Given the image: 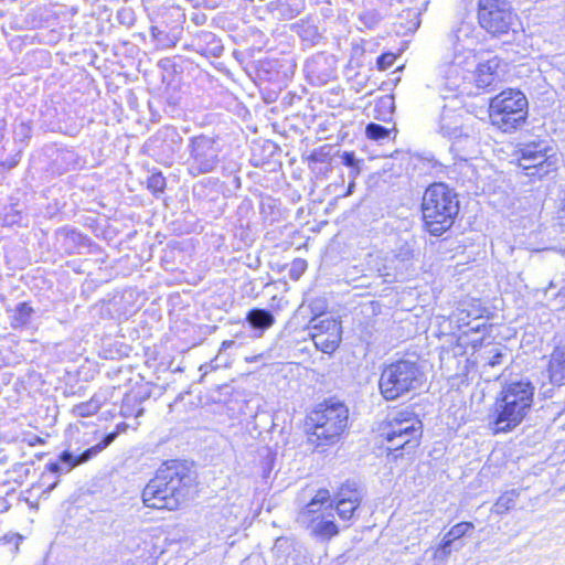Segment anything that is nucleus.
<instances>
[{
  "instance_id": "f257e3e1",
  "label": "nucleus",
  "mask_w": 565,
  "mask_h": 565,
  "mask_svg": "<svg viewBox=\"0 0 565 565\" xmlns=\"http://www.w3.org/2000/svg\"><path fill=\"white\" fill-rule=\"evenodd\" d=\"M196 471L186 461L168 460L156 471L142 490L143 504L150 509L175 511L194 492Z\"/></svg>"
},
{
  "instance_id": "f03ea898",
  "label": "nucleus",
  "mask_w": 565,
  "mask_h": 565,
  "mask_svg": "<svg viewBox=\"0 0 565 565\" xmlns=\"http://www.w3.org/2000/svg\"><path fill=\"white\" fill-rule=\"evenodd\" d=\"M349 408L334 398L320 403L307 419V443L319 451L335 445L348 428Z\"/></svg>"
},
{
  "instance_id": "7ed1b4c3",
  "label": "nucleus",
  "mask_w": 565,
  "mask_h": 565,
  "mask_svg": "<svg viewBox=\"0 0 565 565\" xmlns=\"http://www.w3.org/2000/svg\"><path fill=\"white\" fill-rule=\"evenodd\" d=\"M420 210L425 230L438 237L455 224L460 211V201L449 185L435 182L425 190Z\"/></svg>"
},
{
  "instance_id": "20e7f679",
  "label": "nucleus",
  "mask_w": 565,
  "mask_h": 565,
  "mask_svg": "<svg viewBox=\"0 0 565 565\" xmlns=\"http://www.w3.org/2000/svg\"><path fill=\"white\" fill-rule=\"evenodd\" d=\"M534 392L535 387L529 380L507 383L494 404L493 430L508 433L518 427L532 407Z\"/></svg>"
},
{
  "instance_id": "39448f33",
  "label": "nucleus",
  "mask_w": 565,
  "mask_h": 565,
  "mask_svg": "<svg viewBox=\"0 0 565 565\" xmlns=\"http://www.w3.org/2000/svg\"><path fill=\"white\" fill-rule=\"evenodd\" d=\"M426 382V374L418 359L401 358L382 367L379 390L387 401H397L420 390Z\"/></svg>"
},
{
  "instance_id": "423d86ee",
  "label": "nucleus",
  "mask_w": 565,
  "mask_h": 565,
  "mask_svg": "<svg viewBox=\"0 0 565 565\" xmlns=\"http://www.w3.org/2000/svg\"><path fill=\"white\" fill-rule=\"evenodd\" d=\"M480 28L491 38L512 43L522 35V24L510 0H477Z\"/></svg>"
},
{
  "instance_id": "0eeeda50",
  "label": "nucleus",
  "mask_w": 565,
  "mask_h": 565,
  "mask_svg": "<svg viewBox=\"0 0 565 565\" xmlns=\"http://www.w3.org/2000/svg\"><path fill=\"white\" fill-rule=\"evenodd\" d=\"M422 435L423 423L414 413L399 411L392 414L381 428L388 460L396 461L404 454L413 452L419 446Z\"/></svg>"
},
{
  "instance_id": "6e6552de",
  "label": "nucleus",
  "mask_w": 565,
  "mask_h": 565,
  "mask_svg": "<svg viewBox=\"0 0 565 565\" xmlns=\"http://www.w3.org/2000/svg\"><path fill=\"white\" fill-rule=\"evenodd\" d=\"M527 99L519 89H507L490 102L491 122L504 132L519 128L527 117Z\"/></svg>"
},
{
  "instance_id": "1a4fd4ad",
  "label": "nucleus",
  "mask_w": 565,
  "mask_h": 565,
  "mask_svg": "<svg viewBox=\"0 0 565 565\" xmlns=\"http://www.w3.org/2000/svg\"><path fill=\"white\" fill-rule=\"evenodd\" d=\"M128 428L126 423H119L116 425V428L113 431H109L104 435L103 439L94 445L93 447L87 448L79 455H74L68 450H64L60 454L58 459L55 461H50L46 465V468L50 472L55 475H62L70 472L73 468L84 462L89 461L94 457H96L99 452L106 449L110 444L115 441V439L121 434L125 433Z\"/></svg>"
},
{
  "instance_id": "9d476101",
  "label": "nucleus",
  "mask_w": 565,
  "mask_h": 565,
  "mask_svg": "<svg viewBox=\"0 0 565 565\" xmlns=\"http://www.w3.org/2000/svg\"><path fill=\"white\" fill-rule=\"evenodd\" d=\"M190 152L189 172L193 177L210 173L220 163L218 142L209 136L200 135L192 137L188 146Z\"/></svg>"
},
{
  "instance_id": "9b49d317",
  "label": "nucleus",
  "mask_w": 565,
  "mask_h": 565,
  "mask_svg": "<svg viewBox=\"0 0 565 565\" xmlns=\"http://www.w3.org/2000/svg\"><path fill=\"white\" fill-rule=\"evenodd\" d=\"M418 255V244L414 235L399 237L392 256L386 259L382 276L393 280H403L413 270L414 259Z\"/></svg>"
},
{
  "instance_id": "f8f14e48",
  "label": "nucleus",
  "mask_w": 565,
  "mask_h": 565,
  "mask_svg": "<svg viewBox=\"0 0 565 565\" xmlns=\"http://www.w3.org/2000/svg\"><path fill=\"white\" fill-rule=\"evenodd\" d=\"M297 521L309 531L312 537L321 542H329L339 534L332 508L328 511L302 509L298 513Z\"/></svg>"
},
{
  "instance_id": "ddd939ff",
  "label": "nucleus",
  "mask_w": 565,
  "mask_h": 565,
  "mask_svg": "<svg viewBox=\"0 0 565 565\" xmlns=\"http://www.w3.org/2000/svg\"><path fill=\"white\" fill-rule=\"evenodd\" d=\"M519 167L529 177L539 179L548 174L553 170L554 162L546 153V147L542 143H529L520 150Z\"/></svg>"
},
{
  "instance_id": "4468645a",
  "label": "nucleus",
  "mask_w": 565,
  "mask_h": 565,
  "mask_svg": "<svg viewBox=\"0 0 565 565\" xmlns=\"http://www.w3.org/2000/svg\"><path fill=\"white\" fill-rule=\"evenodd\" d=\"M451 140V150L462 160H468L479 152L480 138L470 127L463 126Z\"/></svg>"
},
{
  "instance_id": "2eb2a0df",
  "label": "nucleus",
  "mask_w": 565,
  "mask_h": 565,
  "mask_svg": "<svg viewBox=\"0 0 565 565\" xmlns=\"http://www.w3.org/2000/svg\"><path fill=\"white\" fill-rule=\"evenodd\" d=\"M500 58L494 56L479 63L475 74L476 86L481 89L492 90L501 82L499 74Z\"/></svg>"
},
{
  "instance_id": "dca6fc26",
  "label": "nucleus",
  "mask_w": 565,
  "mask_h": 565,
  "mask_svg": "<svg viewBox=\"0 0 565 565\" xmlns=\"http://www.w3.org/2000/svg\"><path fill=\"white\" fill-rule=\"evenodd\" d=\"M305 0H274L267 6L273 17L279 20H291L305 10Z\"/></svg>"
},
{
  "instance_id": "f3484780",
  "label": "nucleus",
  "mask_w": 565,
  "mask_h": 565,
  "mask_svg": "<svg viewBox=\"0 0 565 565\" xmlns=\"http://www.w3.org/2000/svg\"><path fill=\"white\" fill-rule=\"evenodd\" d=\"M547 372L552 384L557 386L565 385V343L554 348L551 353Z\"/></svg>"
},
{
  "instance_id": "a211bd4d",
  "label": "nucleus",
  "mask_w": 565,
  "mask_h": 565,
  "mask_svg": "<svg viewBox=\"0 0 565 565\" xmlns=\"http://www.w3.org/2000/svg\"><path fill=\"white\" fill-rule=\"evenodd\" d=\"M248 326L262 337L266 330L271 328L276 321L273 312L265 308H252L245 317Z\"/></svg>"
},
{
  "instance_id": "6ab92c4d",
  "label": "nucleus",
  "mask_w": 565,
  "mask_h": 565,
  "mask_svg": "<svg viewBox=\"0 0 565 565\" xmlns=\"http://www.w3.org/2000/svg\"><path fill=\"white\" fill-rule=\"evenodd\" d=\"M196 51L205 56L220 57L224 46L221 40L210 31H202L195 39Z\"/></svg>"
},
{
  "instance_id": "aec40b11",
  "label": "nucleus",
  "mask_w": 565,
  "mask_h": 565,
  "mask_svg": "<svg viewBox=\"0 0 565 565\" xmlns=\"http://www.w3.org/2000/svg\"><path fill=\"white\" fill-rule=\"evenodd\" d=\"M462 127L460 115L456 114L452 109L444 107L438 121V132L444 137L452 139Z\"/></svg>"
},
{
  "instance_id": "412c9836",
  "label": "nucleus",
  "mask_w": 565,
  "mask_h": 565,
  "mask_svg": "<svg viewBox=\"0 0 565 565\" xmlns=\"http://www.w3.org/2000/svg\"><path fill=\"white\" fill-rule=\"evenodd\" d=\"M473 32V26L471 23L461 22L456 30H454L449 34V41L451 42L455 51H460L461 49H467L468 42H473L471 40V34Z\"/></svg>"
},
{
  "instance_id": "4be33fe9",
  "label": "nucleus",
  "mask_w": 565,
  "mask_h": 565,
  "mask_svg": "<svg viewBox=\"0 0 565 565\" xmlns=\"http://www.w3.org/2000/svg\"><path fill=\"white\" fill-rule=\"evenodd\" d=\"M105 401L106 397L103 394H94L89 401L75 405L73 407V414L78 417L92 416L100 409Z\"/></svg>"
},
{
  "instance_id": "5701e85b",
  "label": "nucleus",
  "mask_w": 565,
  "mask_h": 565,
  "mask_svg": "<svg viewBox=\"0 0 565 565\" xmlns=\"http://www.w3.org/2000/svg\"><path fill=\"white\" fill-rule=\"evenodd\" d=\"M309 329L313 331L311 334H328L341 332V324L332 318L315 317L309 322Z\"/></svg>"
},
{
  "instance_id": "b1692460",
  "label": "nucleus",
  "mask_w": 565,
  "mask_h": 565,
  "mask_svg": "<svg viewBox=\"0 0 565 565\" xmlns=\"http://www.w3.org/2000/svg\"><path fill=\"white\" fill-rule=\"evenodd\" d=\"M317 349L323 353L334 352L341 342V332H333L328 334H311Z\"/></svg>"
},
{
  "instance_id": "393cba45",
  "label": "nucleus",
  "mask_w": 565,
  "mask_h": 565,
  "mask_svg": "<svg viewBox=\"0 0 565 565\" xmlns=\"http://www.w3.org/2000/svg\"><path fill=\"white\" fill-rule=\"evenodd\" d=\"M471 312L461 311L458 321L461 326L467 327L468 329L463 331V335H469L470 333H484L490 324H487L486 321H480L482 317H476L473 320H470Z\"/></svg>"
},
{
  "instance_id": "a878e982",
  "label": "nucleus",
  "mask_w": 565,
  "mask_h": 565,
  "mask_svg": "<svg viewBox=\"0 0 565 565\" xmlns=\"http://www.w3.org/2000/svg\"><path fill=\"white\" fill-rule=\"evenodd\" d=\"M520 492L516 489H512L502 493L492 507V512L497 514H503L515 505L516 499Z\"/></svg>"
},
{
  "instance_id": "bb28decb",
  "label": "nucleus",
  "mask_w": 565,
  "mask_h": 565,
  "mask_svg": "<svg viewBox=\"0 0 565 565\" xmlns=\"http://www.w3.org/2000/svg\"><path fill=\"white\" fill-rule=\"evenodd\" d=\"M337 495L340 501L350 502L355 499L356 502H361L363 492L356 481L348 480L340 487Z\"/></svg>"
},
{
  "instance_id": "cd10ccee",
  "label": "nucleus",
  "mask_w": 565,
  "mask_h": 565,
  "mask_svg": "<svg viewBox=\"0 0 565 565\" xmlns=\"http://www.w3.org/2000/svg\"><path fill=\"white\" fill-rule=\"evenodd\" d=\"M33 308L28 302H19L15 306L11 320V327L17 329L26 326L33 315Z\"/></svg>"
},
{
  "instance_id": "c85d7f7f",
  "label": "nucleus",
  "mask_w": 565,
  "mask_h": 565,
  "mask_svg": "<svg viewBox=\"0 0 565 565\" xmlns=\"http://www.w3.org/2000/svg\"><path fill=\"white\" fill-rule=\"evenodd\" d=\"M150 33L158 49H170L177 44V38L164 30H161L159 26H151Z\"/></svg>"
},
{
  "instance_id": "c756f323",
  "label": "nucleus",
  "mask_w": 565,
  "mask_h": 565,
  "mask_svg": "<svg viewBox=\"0 0 565 565\" xmlns=\"http://www.w3.org/2000/svg\"><path fill=\"white\" fill-rule=\"evenodd\" d=\"M330 500V493L327 489H320L316 493V495L310 500V502L303 509L318 510V511H328L329 508L322 509L323 504Z\"/></svg>"
},
{
  "instance_id": "7c9ffc66",
  "label": "nucleus",
  "mask_w": 565,
  "mask_h": 565,
  "mask_svg": "<svg viewBox=\"0 0 565 565\" xmlns=\"http://www.w3.org/2000/svg\"><path fill=\"white\" fill-rule=\"evenodd\" d=\"M365 135L371 140L380 141L388 137L390 129L380 124L370 122L365 127Z\"/></svg>"
},
{
  "instance_id": "2f4dec72",
  "label": "nucleus",
  "mask_w": 565,
  "mask_h": 565,
  "mask_svg": "<svg viewBox=\"0 0 565 565\" xmlns=\"http://www.w3.org/2000/svg\"><path fill=\"white\" fill-rule=\"evenodd\" d=\"M361 502L353 501H337V512L342 520H350L353 516L354 511L360 507Z\"/></svg>"
},
{
  "instance_id": "473e14b6",
  "label": "nucleus",
  "mask_w": 565,
  "mask_h": 565,
  "mask_svg": "<svg viewBox=\"0 0 565 565\" xmlns=\"http://www.w3.org/2000/svg\"><path fill=\"white\" fill-rule=\"evenodd\" d=\"M166 178L161 172L152 173L147 180V188L154 194L158 195L163 193L166 189Z\"/></svg>"
},
{
  "instance_id": "72a5a7b5",
  "label": "nucleus",
  "mask_w": 565,
  "mask_h": 565,
  "mask_svg": "<svg viewBox=\"0 0 565 565\" xmlns=\"http://www.w3.org/2000/svg\"><path fill=\"white\" fill-rule=\"evenodd\" d=\"M452 550L440 544L433 550V565H445Z\"/></svg>"
},
{
  "instance_id": "f704fd0d",
  "label": "nucleus",
  "mask_w": 565,
  "mask_h": 565,
  "mask_svg": "<svg viewBox=\"0 0 565 565\" xmlns=\"http://www.w3.org/2000/svg\"><path fill=\"white\" fill-rule=\"evenodd\" d=\"M475 529L472 522H459L450 527L452 535L456 536L458 541H460L463 536L468 535L470 531Z\"/></svg>"
},
{
  "instance_id": "c9c22d12",
  "label": "nucleus",
  "mask_w": 565,
  "mask_h": 565,
  "mask_svg": "<svg viewBox=\"0 0 565 565\" xmlns=\"http://www.w3.org/2000/svg\"><path fill=\"white\" fill-rule=\"evenodd\" d=\"M307 269V262L301 258H297L291 263L289 269V277L292 280H298Z\"/></svg>"
},
{
  "instance_id": "e433bc0d",
  "label": "nucleus",
  "mask_w": 565,
  "mask_h": 565,
  "mask_svg": "<svg viewBox=\"0 0 565 565\" xmlns=\"http://www.w3.org/2000/svg\"><path fill=\"white\" fill-rule=\"evenodd\" d=\"M381 20V15L379 12L372 10V11H365L360 14V21L369 29H372Z\"/></svg>"
},
{
  "instance_id": "4c0bfd02",
  "label": "nucleus",
  "mask_w": 565,
  "mask_h": 565,
  "mask_svg": "<svg viewBox=\"0 0 565 565\" xmlns=\"http://www.w3.org/2000/svg\"><path fill=\"white\" fill-rule=\"evenodd\" d=\"M299 34L302 38V40L309 41L312 44L317 43L321 38L318 32V29L313 25L302 26Z\"/></svg>"
},
{
  "instance_id": "58836bf2",
  "label": "nucleus",
  "mask_w": 565,
  "mask_h": 565,
  "mask_svg": "<svg viewBox=\"0 0 565 565\" xmlns=\"http://www.w3.org/2000/svg\"><path fill=\"white\" fill-rule=\"evenodd\" d=\"M440 544L451 548L452 551H459L463 544L461 541H458L456 536L452 535L451 530H449L443 537Z\"/></svg>"
},
{
  "instance_id": "ea45409f",
  "label": "nucleus",
  "mask_w": 565,
  "mask_h": 565,
  "mask_svg": "<svg viewBox=\"0 0 565 565\" xmlns=\"http://www.w3.org/2000/svg\"><path fill=\"white\" fill-rule=\"evenodd\" d=\"M341 163L348 167L349 169L355 166L361 164L362 160H359L353 151H343L340 156Z\"/></svg>"
},
{
  "instance_id": "a19ab883",
  "label": "nucleus",
  "mask_w": 565,
  "mask_h": 565,
  "mask_svg": "<svg viewBox=\"0 0 565 565\" xmlns=\"http://www.w3.org/2000/svg\"><path fill=\"white\" fill-rule=\"evenodd\" d=\"M395 60L396 57L393 53H384L377 57L376 65L379 70H386L394 64Z\"/></svg>"
},
{
  "instance_id": "79ce46f5",
  "label": "nucleus",
  "mask_w": 565,
  "mask_h": 565,
  "mask_svg": "<svg viewBox=\"0 0 565 565\" xmlns=\"http://www.w3.org/2000/svg\"><path fill=\"white\" fill-rule=\"evenodd\" d=\"M66 236L71 238L73 242H76L81 245H85L88 238L84 236L82 233L77 232L76 230H67Z\"/></svg>"
},
{
  "instance_id": "37998d69",
  "label": "nucleus",
  "mask_w": 565,
  "mask_h": 565,
  "mask_svg": "<svg viewBox=\"0 0 565 565\" xmlns=\"http://www.w3.org/2000/svg\"><path fill=\"white\" fill-rule=\"evenodd\" d=\"M503 358H504V353L502 352V350L495 349L493 354L490 356L488 364L492 367L501 365Z\"/></svg>"
},
{
  "instance_id": "c03bdc74",
  "label": "nucleus",
  "mask_w": 565,
  "mask_h": 565,
  "mask_svg": "<svg viewBox=\"0 0 565 565\" xmlns=\"http://www.w3.org/2000/svg\"><path fill=\"white\" fill-rule=\"evenodd\" d=\"M361 173V164L350 168L349 178L350 180H355Z\"/></svg>"
},
{
  "instance_id": "a18cd8bd",
  "label": "nucleus",
  "mask_w": 565,
  "mask_h": 565,
  "mask_svg": "<svg viewBox=\"0 0 565 565\" xmlns=\"http://www.w3.org/2000/svg\"><path fill=\"white\" fill-rule=\"evenodd\" d=\"M483 341H484V337L482 335L480 338L472 339L470 341V345L472 347V349L478 350V349L482 348Z\"/></svg>"
},
{
  "instance_id": "49530a36",
  "label": "nucleus",
  "mask_w": 565,
  "mask_h": 565,
  "mask_svg": "<svg viewBox=\"0 0 565 565\" xmlns=\"http://www.w3.org/2000/svg\"><path fill=\"white\" fill-rule=\"evenodd\" d=\"M236 343L234 340H225L222 342L221 344V348H220V354H222L223 352H225L227 349L234 347Z\"/></svg>"
},
{
  "instance_id": "de8ad7c7",
  "label": "nucleus",
  "mask_w": 565,
  "mask_h": 565,
  "mask_svg": "<svg viewBox=\"0 0 565 565\" xmlns=\"http://www.w3.org/2000/svg\"><path fill=\"white\" fill-rule=\"evenodd\" d=\"M309 159L313 162H323L324 161V154L322 152H312L309 157Z\"/></svg>"
},
{
  "instance_id": "09e8293b",
  "label": "nucleus",
  "mask_w": 565,
  "mask_h": 565,
  "mask_svg": "<svg viewBox=\"0 0 565 565\" xmlns=\"http://www.w3.org/2000/svg\"><path fill=\"white\" fill-rule=\"evenodd\" d=\"M204 367L206 369V370H205V373H206V372H207V370L214 371V370L218 369V367H220V364H217V363H216V360H213V361H211L209 364H206V365H202V366L200 367V370H203Z\"/></svg>"
},
{
  "instance_id": "8fccbe9b",
  "label": "nucleus",
  "mask_w": 565,
  "mask_h": 565,
  "mask_svg": "<svg viewBox=\"0 0 565 565\" xmlns=\"http://www.w3.org/2000/svg\"><path fill=\"white\" fill-rule=\"evenodd\" d=\"M20 539H21V536H19V535H12L10 537L8 535H4V536L0 537V544L1 543L2 544H7V543H10L13 540H20Z\"/></svg>"
},
{
  "instance_id": "3c124183",
  "label": "nucleus",
  "mask_w": 565,
  "mask_h": 565,
  "mask_svg": "<svg viewBox=\"0 0 565 565\" xmlns=\"http://www.w3.org/2000/svg\"><path fill=\"white\" fill-rule=\"evenodd\" d=\"M354 188H355V180H350L345 195L352 194L354 191Z\"/></svg>"
},
{
  "instance_id": "603ef678",
  "label": "nucleus",
  "mask_w": 565,
  "mask_h": 565,
  "mask_svg": "<svg viewBox=\"0 0 565 565\" xmlns=\"http://www.w3.org/2000/svg\"><path fill=\"white\" fill-rule=\"evenodd\" d=\"M120 413H121V415H122L124 417H128V416H130V413H129V411L127 409V404H126V403L121 406V411H120Z\"/></svg>"
},
{
  "instance_id": "864d4df0",
  "label": "nucleus",
  "mask_w": 565,
  "mask_h": 565,
  "mask_svg": "<svg viewBox=\"0 0 565 565\" xmlns=\"http://www.w3.org/2000/svg\"><path fill=\"white\" fill-rule=\"evenodd\" d=\"M142 414H143V408H139V409L137 411V413H136V415H135V416H136V417H139V416H141Z\"/></svg>"
},
{
  "instance_id": "5fc2aeb1",
  "label": "nucleus",
  "mask_w": 565,
  "mask_h": 565,
  "mask_svg": "<svg viewBox=\"0 0 565 565\" xmlns=\"http://www.w3.org/2000/svg\"><path fill=\"white\" fill-rule=\"evenodd\" d=\"M42 441L40 437H36L35 443Z\"/></svg>"
},
{
  "instance_id": "6e6d98bb",
  "label": "nucleus",
  "mask_w": 565,
  "mask_h": 565,
  "mask_svg": "<svg viewBox=\"0 0 565 565\" xmlns=\"http://www.w3.org/2000/svg\"><path fill=\"white\" fill-rule=\"evenodd\" d=\"M42 441L40 437H36L35 443Z\"/></svg>"
}]
</instances>
